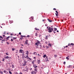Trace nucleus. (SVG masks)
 <instances>
[{"mask_svg":"<svg viewBox=\"0 0 74 74\" xmlns=\"http://www.w3.org/2000/svg\"><path fill=\"white\" fill-rule=\"evenodd\" d=\"M5 41V40H2V43H3V42H4Z\"/></svg>","mask_w":74,"mask_h":74,"instance_id":"26","label":"nucleus"},{"mask_svg":"<svg viewBox=\"0 0 74 74\" xmlns=\"http://www.w3.org/2000/svg\"><path fill=\"white\" fill-rule=\"evenodd\" d=\"M4 60H5V59H4L3 58V59L2 60V61H3V62H5Z\"/></svg>","mask_w":74,"mask_h":74,"instance_id":"39","label":"nucleus"},{"mask_svg":"<svg viewBox=\"0 0 74 74\" xmlns=\"http://www.w3.org/2000/svg\"><path fill=\"white\" fill-rule=\"evenodd\" d=\"M53 31L54 33H56V32H55V31Z\"/></svg>","mask_w":74,"mask_h":74,"instance_id":"62","label":"nucleus"},{"mask_svg":"<svg viewBox=\"0 0 74 74\" xmlns=\"http://www.w3.org/2000/svg\"><path fill=\"white\" fill-rule=\"evenodd\" d=\"M39 47H40V48H41V46L39 45Z\"/></svg>","mask_w":74,"mask_h":74,"instance_id":"48","label":"nucleus"},{"mask_svg":"<svg viewBox=\"0 0 74 74\" xmlns=\"http://www.w3.org/2000/svg\"><path fill=\"white\" fill-rule=\"evenodd\" d=\"M47 62V61H49V60H48V58L47 59V60H46Z\"/></svg>","mask_w":74,"mask_h":74,"instance_id":"56","label":"nucleus"},{"mask_svg":"<svg viewBox=\"0 0 74 74\" xmlns=\"http://www.w3.org/2000/svg\"><path fill=\"white\" fill-rule=\"evenodd\" d=\"M19 40H22V38H20Z\"/></svg>","mask_w":74,"mask_h":74,"instance_id":"64","label":"nucleus"},{"mask_svg":"<svg viewBox=\"0 0 74 74\" xmlns=\"http://www.w3.org/2000/svg\"><path fill=\"white\" fill-rule=\"evenodd\" d=\"M7 44H8V45H9V42H7Z\"/></svg>","mask_w":74,"mask_h":74,"instance_id":"43","label":"nucleus"},{"mask_svg":"<svg viewBox=\"0 0 74 74\" xmlns=\"http://www.w3.org/2000/svg\"><path fill=\"white\" fill-rule=\"evenodd\" d=\"M13 39H16V38H17V37H15H15H13Z\"/></svg>","mask_w":74,"mask_h":74,"instance_id":"29","label":"nucleus"},{"mask_svg":"<svg viewBox=\"0 0 74 74\" xmlns=\"http://www.w3.org/2000/svg\"><path fill=\"white\" fill-rule=\"evenodd\" d=\"M47 28L49 33H51L53 30V28H51L50 27H47Z\"/></svg>","mask_w":74,"mask_h":74,"instance_id":"1","label":"nucleus"},{"mask_svg":"<svg viewBox=\"0 0 74 74\" xmlns=\"http://www.w3.org/2000/svg\"><path fill=\"white\" fill-rule=\"evenodd\" d=\"M3 34H5V32L4 33H3Z\"/></svg>","mask_w":74,"mask_h":74,"instance_id":"52","label":"nucleus"},{"mask_svg":"<svg viewBox=\"0 0 74 74\" xmlns=\"http://www.w3.org/2000/svg\"><path fill=\"white\" fill-rule=\"evenodd\" d=\"M23 51V50L22 49H20L19 51V53H22V51Z\"/></svg>","mask_w":74,"mask_h":74,"instance_id":"8","label":"nucleus"},{"mask_svg":"<svg viewBox=\"0 0 74 74\" xmlns=\"http://www.w3.org/2000/svg\"><path fill=\"white\" fill-rule=\"evenodd\" d=\"M24 71H27L28 70V68L27 66H26L24 69Z\"/></svg>","mask_w":74,"mask_h":74,"instance_id":"5","label":"nucleus"},{"mask_svg":"<svg viewBox=\"0 0 74 74\" xmlns=\"http://www.w3.org/2000/svg\"><path fill=\"white\" fill-rule=\"evenodd\" d=\"M37 72V68H35L34 71L31 72V74H36Z\"/></svg>","mask_w":74,"mask_h":74,"instance_id":"2","label":"nucleus"},{"mask_svg":"<svg viewBox=\"0 0 74 74\" xmlns=\"http://www.w3.org/2000/svg\"><path fill=\"white\" fill-rule=\"evenodd\" d=\"M68 46H70V43H69L68 44Z\"/></svg>","mask_w":74,"mask_h":74,"instance_id":"42","label":"nucleus"},{"mask_svg":"<svg viewBox=\"0 0 74 74\" xmlns=\"http://www.w3.org/2000/svg\"><path fill=\"white\" fill-rule=\"evenodd\" d=\"M12 68H14L15 67V66H14V65H12Z\"/></svg>","mask_w":74,"mask_h":74,"instance_id":"30","label":"nucleus"},{"mask_svg":"<svg viewBox=\"0 0 74 74\" xmlns=\"http://www.w3.org/2000/svg\"><path fill=\"white\" fill-rule=\"evenodd\" d=\"M57 32L58 33L59 32V31H58V30L57 31Z\"/></svg>","mask_w":74,"mask_h":74,"instance_id":"61","label":"nucleus"},{"mask_svg":"<svg viewBox=\"0 0 74 74\" xmlns=\"http://www.w3.org/2000/svg\"><path fill=\"white\" fill-rule=\"evenodd\" d=\"M9 23H10V24L12 23H13V21H10Z\"/></svg>","mask_w":74,"mask_h":74,"instance_id":"14","label":"nucleus"},{"mask_svg":"<svg viewBox=\"0 0 74 74\" xmlns=\"http://www.w3.org/2000/svg\"><path fill=\"white\" fill-rule=\"evenodd\" d=\"M45 43H46V44H48V42L47 41H46Z\"/></svg>","mask_w":74,"mask_h":74,"instance_id":"49","label":"nucleus"},{"mask_svg":"<svg viewBox=\"0 0 74 74\" xmlns=\"http://www.w3.org/2000/svg\"><path fill=\"white\" fill-rule=\"evenodd\" d=\"M24 64H26V61H25V60H24Z\"/></svg>","mask_w":74,"mask_h":74,"instance_id":"25","label":"nucleus"},{"mask_svg":"<svg viewBox=\"0 0 74 74\" xmlns=\"http://www.w3.org/2000/svg\"><path fill=\"white\" fill-rule=\"evenodd\" d=\"M64 64H66V62H64L63 63Z\"/></svg>","mask_w":74,"mask_h":74,"instance_id":"55","label":"nucleus"},{"mask_svg":"<svg viewBox=\"0 0 74 74\" xmlns=\"http://www.w3.org/2000/svg\"><path fill=\"white\" fill-rule=\"evenodd\" d=\"M38 56H39V57H40L41 56H40V55L39 54H38Z\"/></svg>","mask_w":74,"mask_h":74,"instance_id":"38","label":"nucleus"},{"mask_svg":"<svg viewBox=\"0 0 74 74\" xmlns=\"http://www.w3.org/2000/svg\"><path fill=\"white\" fill-rule=\"evenodd\" d=\"M9 58V57L7 56L5 57V59H8Z\"/></svg>","mask_w":74,"mask_h":74,"instance_id":"22","label":"nucleus"},{"mask_svg":"<svg viewBox=\"0 0 74 74\" xmlns=\"http://www.w3.org/2000/svg\"><path fill=\"white\" fill-rule=\"evenodd\" d=\"M53 10H55V11H56V9L55 8H54L53 9Z\"/></svg>","mask_w":74,"mask_h":74,"instance_id":"40","label":"nucleus"},{"mask_svg":"<svg viewBox=\"0 0 74 74\" xmlns=\"http://www.w3.org/2000/svg\"><path fill=\"white\" fill-rule=\"evenodd\" d=\"M35 45H37V47H38V44H37V42L35 43Z\"/></svg>","mask_w":74,"mask_h":74,"instance_id":"32","label":"nucleus"},{"mask_svg":"<svg viewBox=\"0 0 74 74\" xmlns=\"http://www.w3.org/2000/svg\"><path fill=\"white\" fill-rule=\"evenodd\" d=\"M37 44H40V41L38 40H37Z\"/></svg>","mask_w":74,"mask_h":74,"instance_id":"23","label":"nucleus"},{"mask_svg":"<svg viewBox=\"0 0 74 74\" xmlns=\"http://www.w3.org/2000/svg\"><path fill=\"white\" fill-rule=\"evenodd\" d=\"M67 57H68V58H70V56H68Z\"/></svg>","mask_w":74,"mask_h":74,"instance_id":"63","label":"nucleus"},{"mask_svg":"<svg viewBox=\"0 0 74 74\" xmlns=\"http://www.w3.org/2000/svg\"><path fill=\"white\" fill-rule=\"evenodd\" d=\"M12 51H14L15 50V48H12Z\"/></svg>","mask_w":74,"mask_h":74,"instance_id":"35","label":"nucleus"},{"mask_svg":"<svg viewBox=\"0 0 74 74\" xmlns=\"http://www.w3.org/2000/svg\"><path fill=\"white\" fill-rule=\"evenodd\" d=\"M54 31H55V32H56V31L57 30V28H54Z\"/></svg>","mask_w":74,"mask_h":74,"instance_id":"17","label":"nucleus"},{"mask_svg":"<svg viewBox=\"0 0 74 74\" xmlns=\"http://www.w3.org/2000/svg\"><path fill=\"white\" fill-rule=\"evenodd\" d=\"M35 30H39V29H37V28H35Z\"/></svg>","mask_w":74,"mask_h":74,"instance_id":"21","label":"nucleus"},{"mask_svg":"<svg viewBox=\"0 0 74 74\" xmlns=\"http://www.w3.org/2000/svg\"><path fill=\"white\" fill-rule=\"evenodd\" d=\"M46 57L47 59H48V56H46Z\"/></svg>","mask_w":74,"mask_h":74,"instance_id":"58","label":"nucleus"},{"mask_svg":"<svg viewBox=\"0 0 74 74\" xmlns=\"http://www.w3.org/2000/svg\"><path fill=\"white\" fill-rule=\"evenodd\" d=\"M3 72L4 73H5L6 74H8V72L7 71L5 70H4Z\"/></svg>","mask_w":74,"mask_h":74,"instance_id":"11","label":"nucleus"},{"mask_svg":"<svg viewBox=\"0 0 74 74\" xmlns=\"http://www.w3.org/2000/svg\"><path fill=\"white\" fill-rule=\"evenodd\" d=\"M6 55H7V56L8 55V53H6Z\"/></svg>","mask_w":74,"mask_h":74,"instance_id":"51","label":"nucleus"},{"mask_svg":"<svg viewBox=\"0 0 74 74\" xmlns=\"http://www.w3.org/2000/svg\"><path fill=\"white\" fill-rule=\"evenodd\" d=\"M10 36H8V37L5 36V38H6V40H8V38H10Z\"/></svg>","mask_w":74,"mask_h":74,"instance_id":"12","label":"nucleus"},{"mask_svg":"<svg viewBox=\"0 0 74 74\" xmlns=\"http://www.w3.org/2000/svg\"><path fill=\"white\" fill-rule=\"evenodd\" d=\"M25 43L26 44H28V40H26V41L25 42Z\"/></svg>","mask_w":74,"mask_h":74,"instance_id":"15","label":"nucleus"},{"mask_svg":"<svg viewBox=\"0 0 74 74\" xmlns=\"http://www.w3.org/2000/svg\"><path fill=\"white\" fill-rule=\"evenodd\" d=\"M54 56H55V57H57V55L56 54H55Z\"/></svg>","mask_w":74,"mask_h":74,"instance_id":"36","label":"nucleus"},{"mask_svg":"<svg viewBox=\"0 0 74 74\" xmlns=\"http://www.w3.org/2000/svg\"><path fill=\"white\" fill-rule=\"evenodd\" d=\"M3 37H5V35H3Z\"/></svg>","mask_w":74,"mask_h":74,"instance_id":"60","label":"nucleus"},{"mask_svg":"<svg viewBox=\"0 0 74 74\" xmlns=\"http://www.w3.org/2000/svg\"><path fill=\"white\" fill-rule=\"evenodd\" d=\"M0 38H3V37H1V36H0V40H1V39Z\"/></svg>","mask_w":74,"mask_h":74,"instance_id":"33","label":"nucleus"},{"mask_svg":"<svg viewBox=\"0 0 74 74\" xmlns=\"http://www.w3.org/2000/svg\"><path fill=\"white\" fill-rule=\"evenodd\" d=\"M74 44L73 43H71L70 45V47H71V45H72V47L74 46Z\"/></svg>","mask_w":74,"mask_h":74,"instance_id":"16","label":"nucleus"},{"mask_svg":"<svg viewBox=\"0 0 74 74\" xmlns=\"http://www.w3.org/2000/svg\"><path fill=\"white\" fill-rule=\"evenodd\" d=\"M49 22H52V21H49Z\"/></svg>","mask_w":74,"mask_h":74,"instance_id":"53","label":"nucleus"},{"mask_svg":"<svg viewBox=\"0 0 74 74\" xmlns=\"http://www.w3.org/2000/svg\"><path fill=\"white\" fill-rule=\"evenodd\" d=\"M19 34L21 35V38H23V36L21 35V33L20 32L19 33Z\"/></svg>","mask_w":74,"mask_h":74,"instance_id":"10","label":"nucleus"},{"mask_svg":"<svg viewBox=\"0 0 74 74\" xmlns=\"http://www.w3.org/2000/svg\"><path fill=\"white\" fill-rule=\"evenodd\" d=\"M49 45H50V47H51V44H49Z\"/></svg>","mask_w":74,"mask_h":74,"instance_id":"45","label":"nucleus"},{"mask_svg":"<svg viewBox=\"0 0 74 74\" xmlns=\"http://www.w3.org/2000/svg\"><path fill=\"white\" fill-rule=\"evenodd\" d=\"M66 59H67V60H70V59H69V58L67 57L66 58Z\"/></svg>","mask_w":74,"mask_h":74,"instance_id":"24","label":"nucleus"},{"mask_svg":"<svg viewBox=\"0 0 74 74\" xmlns=\"http://www.w3.org/2000/svg\"><path fill=\"white\" fill-rule=\"evenodd\" d=\"M9 73L10 74H12V73H11V71H9Z\"/></svg>","mask_w":74,"mask_h":74,"instance_id":"31","label":"nucleus"},{"mask_svg":"<svg viewBox=\"0 0 74 74\" xmlns=\"http://www.w3.org/2000/svg\"><path fill=\"white\" fill-rule=\"evenodd\" d=\"M41 36V34L39 35V37H40Z\"/></svg>","mask_w":74,"mask_h":74,"instance_id":"50","label":"nucleus"},{"mask_svg":"<svg viewBox=\"0 0 74 74\" xmlns=\"http://www.w3.org/2000/svg\"><path fill=\"white\" fill-rule=\"evenodd\" d=\"M36 53V55H37V52H34V53H33V54H34V55H35V53Z\"/></svg>","mask_w":74,"mask_h":74,"instance_id":"20","label":"nucleus"},{"mask_svg":"<svg viewBox=\"0 0 74 74\" xmlns=\"http://www.w3.org/2000/svg\"><path fill=\"white\" fill-rule=\"evenodd\" d=\"M49 37H50L51 36L50 35H48L47 36H46L45 39H46V40H47V39H48V38L49 37Z\"/></svg>","mask_w":74,"mask_h":74,"instance_id":"4","label":"nucleus"},{"mask_svg":"<svg viewBox=\"0 0 74 74\" xmlns=\"http://www.w3.org/2000/svg\"><path fill=\"white\" fill-rule=\"evenodd\" d=\"M46 21V20L45 19H43L42 20V21H43V22H44V21Z\"/></svg>","mask_w":74,"mask_h":74,"instance_id":"34","label":"nucleus"},{"mask_svg":"<svg viewBox=\"0 0 74 74\" xmlns=\"http://www.w3.org/2000/svg\"><path fill=\"white\" fill-rule=\"evenodd\" d=\"M41 62L40 61V60H38L36 62V63L38 64H40V63Z\"/></svg>","mask_w":74,"mask_h":74,"instance_id":"6","label":"nucleus"},{"mask_svg":"<svg viewBox=\"0 0 74 74\" xmlns=\"http://www.w3.org/2000/svg\"><path fill=\"white\" fill-rule=\"evenodd\" d=\"M25 52H26V55H29V51H27Z\"/></svg>","mask_w":74,"mask_h":74,"instance_id":"13","label":"nucleus"},{"mask_svg":"<svg viewBox=\"0 0 74 74\" xmlns=\"http://www.w3.org/2000/svg\"><path fill=\"white\" fill-rule=\"evenodd\" d=\"M10 35H11V36H13V34H10Z\"/></svg>","mask_w":74,"mask_h":74,"instance_id":"57","label":"nucleus"},{"mask_svg":"<svg viewBox=\"0 0 74 74\" xmlns=\"http://www.w3.org/2000/svg\"><path fill=\"white\" fill-rule=\"evenodd\" d=\"M45 26H48V24H46L45 25Z\"/></svg>","mask_w":74,"mask_h":74,"instance_id":"41","label":"nucleus"},{"mask_svg":"<svg viewBox=\"0 0 74 74\" xmlns=\"http://www.w3.org/2000/svg\"><path fill=\"white\" fill-rule=\"evenodd\" d=\"M11 41H13L12 39H11Z\"/></svg>","mask_w":74,"mask_h":74,"instance_id":"54","label":"nucleus"},{"mask_svg":"<svg viewBox=\"0 0 74 74\" xmlns=\"http://www.w3.org/2000/svg\"><path fill=\"white\" fill-rule=\"evenodd\" d=\"M47 56V55H44V56H43V58H45V57H46Z\"/></svg>","mask_w":74,"mask_h":74,"instance_id":"18","label":"nucleus"},{"mask_svg":"<svg viewBox=\"0 0 74 74\" xmlns=\"http://www.w3.org/2000/svg\"><path fill=\"white\" fill-rule=\"evenodd\" d=\"M34 60H33V61H32V64H34Z\"/></svg>","mask_w":74,"mask_h":74,"instance_id":"28","label":"nucleus"},{"mask_svg":"<svg viewBox=\"0 0 74 74\" xmlns=\"http://www.w3.org/2000/svg\"><path fill=\"white\" fill-rule=\"evenodd\" d=\"M23 37H26V36H23Z\"/></svg>","mask_w":74,"mask_h":74,"instance_id":"59","label":"nucleus"},{"mask_svg":"<svg viewBox=\"0 0 74 74\" xmlns=\"http://www.w3.org/2000/svg\"><path fill=\"white\" fill-rule=\"evenodd\" d=\"M31 18L32 19H33V17H31Z\"/></svg>","mask_w":74,"mask_h":74,"instance_id":"37","label":"nucleus"},{"mask_svg":"<svg viewBox=\"0 0 74 74\" xmlns=\"http://www.w3.org/2000/svg\"><path fill=\"white\" fill-rule=\"evenodd\" d=\"M67 67H68V68H71L72 67V66L70 65L69 66H68Z\"/></svg>","mask_w":74,"mask_h":74,"instance_id":"19","label":"nucleus"},{"mask_svg":"<svg viewBox=\"0 0 74 74\" xmlns=\"http://www.w3.org/2000/svg\"><path fill=\"white\" fill-rule=\"evenodd\" d=\"M33 67H34V69L37 68L38 66H36V64L33 65Z\"/></svg>","mask_w":74,"mask_h":74,"instance_id":"7","label":"nucleus"},{"mask_svg":"<svg viewBox=\"0 0 74 74\" xmlns=\"http://www.w3.org/2000/svg\"><path fill=\"white\" fill-rule=\"evenodd\" d=\"M26 65V64H23V66H25Z\"/></svg>","mask_w":74,"mask_h":74,"instance_id":"47","label":"nucleus"},{"mask_svg":"<svg viewBox=\"0 0 74 74\" xmlns=\"http://www.w3.org/2000/svg\"><path fill=\"white\" fill-rule=\"evenodd\" d=\"M30 37L29 35H27V37Z\"/></svg>","mask_w":74,"mask_h":74,"instance_id":"46","label":"nucleus"},{"mask_svg":"<svg viewBox=\"0 0 74 74\" xmlns=\"http://www.w3.org/2000/svg\"><path fill=\"white\" fill-rule=\"evenodd\" d=\"M56 13L55 14L56 16H58V11H56Z\"/></svg>","mask_w":74,"mask_h":74,"instance_id":"9","label":"nucleus"},{"mask_svg":"<svg viewBox=\"0 0 74 74\" xmlns=\"http://www.w3.org/2000/svg\"><path fill=\"white\" fill-rule=\"evenodd\" d=\"M35 34H36L35 36H38V33H35Z\"/></svg>","mask_w":74,"mask_h":74,"instance_id":"27","label":"nucleus"},{"mask_svg":"<svg viewBox=\"0 0 74 74\" xmlns=\"http://www.w3.org/2000/svg\"><path fill=\"white\" fill-rule=\"evenodd\" d=\"M19 74H23V73H22L21 72L19 73Z\"/></svg>","mask_w":74,"mask_h":74,"instance_id":"44","label":"nucleus"},{"mask_svg":"<svg viewBox=\"0 0 74 74\" xmlns=\"http://www.w3.org/2000/svg\"><path fill=\"white\" fill-rule=\"evenodd\" d=\"M27 58V60H28V61H29V62H30V61L32 60V59H31V58H30L29 57V56H28V55H27L26 56V57H25V58Z\"/></svg>","mask_w":74,"mask_h":74,"instance_id":"3","label":"nucleus"}]
</instances>
